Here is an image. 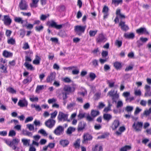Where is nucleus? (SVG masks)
<instances>
[{
	"instance_id": "obj_1",
	"label": "nucleus",
	"mask_w": 151,
	"mask_h": 151,
	"mask_svg": "<svg viewBox=\"0 0 151 151\" xmlns=\"http://www.w3.org/2000/svg\"><path fill=\"white\" fill-rule=\"evenodd\" d=\"M19 140L18 139H13L12 141L9 140H6L5 142L10 147H12L13 150H15L17 148V145L19 142Z\"/></svg>"
},
{
	"instance_id": "obj_2",
	"label": "nucleus",
	"mask_w": 151,
	"mask_h": 151,
	"mask_svg": "<svg viewBox=\"0 0 151 151\" xmlns=\"http://www.w3.org/2000/svg\"><path fill=\"white\" fill-rule=\"evenodd\" d=\"M86 27V26L77 25L75 27L74 30L78 35L80 36L82 33L84 32Z\"/></svg>"
},
{
	"instance_id": "obj_3",
	"label": "nucleus",
	"mask_w": 151,
	"mask_h": 151,
	"mask_svg": "<svg viewBox=\"0 0 151 151\" xmlns=\"http://www.w3.org/2000/svg\"><path fill=\"white\" fill-rule=\"evenodd\" d=\"M47 24L49 27L54 28L57 29H61L63 26L62 24H57L56 22L53 20L48 21L47 22Z\"/></svg>"
},
{
	"instance_id": "obj_4",
	"label": "nucleus",
	"mask_w": 151,
	"mask_h": 151,
	"mask_svg": "<svg viewBox=\"0 0 151 151\" xmlns=\"http://www.w3.org/2000/svg\"><path fill=\"white\" fill-rule=\"evenodd\" d=\"M56 121L53 119L50 118L46 121L45 124V125L49 128H52L55 125Z\"/></svg>"
},
{
	"instance_id": "obj_5",
	"label": "nucleus",
	"mask_w": 151,
	"mask_h": 151,
	"mask_svg": "<svg viewBox=\"0 0 151 151\" xmlns=\"http://www.w3.org/2000/svg\"><path fill=\"white\" fill-rule=\"evenodd\" d=\"M64 127L60 125L58 126L55 129L53 132L56 135L59 136L64 132Z\"/></svg>"
},
{
	"instance_id": "obj_6",
	"label": "nucleus",
	"mask_w": 151,
	"mask_h": 151,
	"mask_svg": "<svg viewBox=\"0 0 151 151\" xmlns=\"http://www.w3.org/2000/svg\"><path fill=\"white\" fill-rule=\"evenodd\" d=\"M19 7L20 9L22 10H26L27 9L28 5L25 0H21L19 3Z\"/></svg>"
},
{
	"instance_id": "obj_7",
	"label": "nucleus",
	"mask_w": 151,
	"mask_h": 151,
	"mask_svg": "<svg viewBox=\"0 0 151 151\" xmlns=\"http://www.w3.org/2000/svg\"><path fill=\"white\" fill-rule=\"evenodd\" d=\"M143 126V123L142 122H138L136 124L134 122L132 125V127L136 131H140Z\"/></svg>"
},
{
	"instance_id": "obj_8",
	"label": "nucleus",
	"mask_w": 151,
	"mask_h": 151,
	"mask_svg": "<svg viewBox=\"0 0 151 151\" xmlns=\"http://www.w3.org/2000/svg\"><path fill=\"white\" fill-rule=\"evenodd\" d=\"M68 115L64 114L62 112H59L58 116V119L59 121H61L63 119L65 121L67 119Z\"/></svg>"
},
{
	"instance_id": "obj_9",
	"label": "nucleus",
	"mask_w": 151,
	"mask_h": 151,
	"mask_svg": "<svg viewBox=\"0 0 151 151\" xmlns=\"http://www.w3.org/2000/svg\"><path fill=\"white\" fill-rule=\"evenodd\" d=\"M107 40L106 37L102 34H99L96 39V42L98 43H101L105 42Z\"/></svg>"
},
{
	"instance_id": "obj_10",
	"label": "nucleus",
	"mask_w": 151,
	"mask_h": 151,
	"mask_svg": "<svg viewBox=\"0 0 151 151\" xmlns=\"http://www.w3.org/2000/svg\"><path fill=\"white\" fill-rule=\"evenodd\" d=\"M93 138L92 136L88 133L84 134L83 135V140L82 142L83 143H85L86 142L91 140Z\"/></svg>"
},
{
	"instance_id": "obj_11",
	"label": "nucleus",
	"mask_w": 151,
	"mask_h": 151,
	"mask_svg": "<svg viewBox=\"0 0 151 151\" xmlns=\"http://www.w3.org/2000/svg\"><path fill=\"white\" fill-rule=\"evenodd\" d=\"M2 20L4 22V24L7 26L10 25L12 22V19L9 16L7 15L4 16V19Z\"/></svg>"
},
{
	"instance_id": "obj_12",
	"label": "nucleus",
	"mask_w": 151,
	"mask_h": 151,
	"mask_svg": "<svg viewBox=\"0 0 151 151\" xmlns=\"http://www.w3.org/2000/svg\"><path fill=\"white\" fill-rule=\"evenodd\" d=\"M119 26L121 27V29L124 31H126L129 29L128 26L125 24V22L121 21L119 23Z\"/></svg>"
},
{
	"instance_id": "obj_13",
	"label": "nucleus",
	"mask_w": 151,
	"mask_h": 151,
	"mask_svg": "<svg viewBox=\"0 0 151 151\" xmlns=\"http://www.w3.org/2000/svg\"><path fill=\"white\" fill-rule=\"evenodd\" d=\"M28 104V102L25 99H23L19 100L18 103V105L21 107H27V106Z\"/></svg>"
},
{
	"instance_id": "obj_14",
	"label": "nucleus",
	"mask_w": 151,
	"mask_h": 151,
	"mask_svg": "<svg viewBox=\"0 0 151 151\" xmlns=\"http://www.w3.org/2000/svg\"><path fill=\"white\" fill-rule=\"evenodd\" d=\"M56 73L55 72H52L49 76H48L46 79L47 82H50L54 80L55 77Z\"/></svg>"
},
{
	"instance_id": "obj_15",
	"label": "nucleus",
	"mask_w": 151,
	"mask_h": 151,
	"mask_svg": "<svg viewBox=\"0 0 151 151\" xmlns=\"http://www.w3.org/2000/svg\"><path fill=\"white\" fill-rule=\"evenodd\" d=\"M109 8L106 6L105 5L103 8L102 12L104 13V19H105L107 18L109 15L108 13L109 11Z\"/></svg>"
},
{
	"instance_id": "obj_16",
	"label": "nucleus",
	"mask_w": 151,
	"mask_h": 151,
	"mask_svg": "<svg viewBox=\"0 0 151 151\" xmlns=\"http://www.w3.org/2000/svg\"><path fill=\"white\" fill-rule=\"evenodd\" d=\"M119 121L118 120H115L112 124L111 128L113 130H115L119 125Z\"/></svg>"
},
{
	"instance_id": "obj_17",
	"label": "nucleus",
	"mask_w": 151,
	"mask_h": 151,
	"mask_svg": "<svg viewBox=\"0 0 151 151\" xmlns=\"http://www.w3.org/2000/svg\"><path fill=\"white\" fill-rule=\"evenodd\" d=\"M114 66L117 70H120L121 69L122 65L121 63L116 61L114 63Z\"/></svg>"
},
{
	"instance_id": "obj_18",
	"label": "nucleus",
	"mask_w": 151,
	"mask_h": 151,
	"mask_svg": "<svg viewBox=\"0 0 151 151\" xmlns=\"http://www.w3.org/2000/svg\"><path fill=\"white\" fill-rule=\"evenodd\" d=\"M69 143V141L67 139H62L60 141V144L63 147L67 146Z\"/></svg>"
},
{
	"instance_id": "obj_19",
	"label": "nucleus",
	"mask_w": 151,
	"mask_h": 151,
	"mask_svg": "<svg viewBox=\"0 0 151 151\" xmlns=\"http://www.w3.org/2000/svg\"><path fill=\"white\" fill-rule=\"evenodd\" d=\"M86 126V124L85 123H82V122H80L78 124V131H80L83 130Z\"/></svg>"
},
{
	"instance_id": "obj_20",
	"label": "nucleus",
	"mask_w": 151,
	"mask_h": 151,
	"mask_svg": "<svg viewBox=\"0 0 151 151\" xmlns=\"http://www.w3.org/2000/svg\"><path fill=\"white\" fill-rule=\"evenodd\" d=\"M135 36L133 32L130 33L129 34L125 33L124 35V37L127 39H133Z\"/></svg>"
},
{
	"instance_id": "obj_21",
	"label": "nucleus",
	"mask_w": 151,
	"mask_h": 151,
	"mask_svg": "<svg viewBox=\"0 0 151 151\" xmlns=\"http://www.w3.org/2000/svg\"><path fill=\"white\" fill-rule=\"evenodd\" d=\"M13 55L12 53L9 52L6 50H4L3 52V55L6 58L12 57Z\"/></svg>"
},
{
	"instance_id": "obj_22",
	"label": "nucleus",
	"mask_w": 151,
	"mask_h": 151,
	"mask_svg": "<svg viewBox=\"0 0 151 151\" xmlns=\"http://www.w3.org/2000/svg\"><path fill=\"white\" fill-rule=\"evenodd\" d=\"M119 97V95L117 93V91H116L114 93V96L112 97V103H116Z\"/></svg>"
},
{
	"instance_id": "obj_23",
	"label": "nucleus",
	"mask_w": 151,
	"mask_h": 151,
	"mask_svg": "<svg viewBox=\"0 0 151 151\" xmlns=\"http://www.w3.org/2000/svg\"><path fill=\"white\" fill-rule=\"evenodd\" d=\"M24 65L27 68L28 70H34L35 68L33 67L32 65L30 64H29L27 62H25Z\"/></svg>"
},
{
	"instance_id": "obj_24",
	"label": "nucleus",
	"mask_w": 151,
	"mask_h": 151,
	"mask_svg": "<svg viewBox=\"0 0 151 151\" xmlns=\"http://www.w3.org/2000/svg\"><path fill=\"white\" fill-rule=\"evenodd\" d=\"M92 151H103V147L101 146H99L97 144L94 147L92 148Z\"/></svg>"
},
{
	"instance_id": "obj_25",
	"label": "nucleus",
	"mask_w": 151,
	"mask_h": 151,
	"mask_svg": "<svg viewBox=\"0 0 151 151\" xmlns=\"http://www.w3.org/2000/svg\"><path fill=\"white\" fill-rule=\"evenodd\" d=\"M71 87L68 85L65 86L63 89V91L68 93L69 94L71 92Z\"/></svg>"
},
{
	"instance_id": "obj_26",
	"label": "nucleus",
	"mask_w": 151,
	"mask_h": 151,
	"mask_svg": "<svg viewBox=\"0 0 151 151\" xmlns=\"http://www.w3.org/2000/svg\"><path fill=\"white\" fill-rule=\"evenodd\" d=\"M76 130V128L71 127H69L67 129L66 132L67 134H70L72 132H74Z\"/></svg>"
},
{
	"instance_id": "obj_27",
	"label": "nucleus",
	"mask_w": 151,
	"mask_h": 151,
	"mask_svg": "<svg viewBox=\"0 0 151 151\" xmlns=\"http://www.w3.org/2000/svg\"><path fill=\"white\" fill-rule=\"evenodd\" d=\"M132 147L130 145H126L121 147L120 149V151H127L131 150Z\"/></svg>"
},
{
	"instance_id": "obj_28",
	"label": "nucleus",
	"mask_w": 151,
	"mask_h": 151,
	"mask_svg": "<svg viewBox=\"0 0 151 151\" xmlns=\"http://www.w3.org/2000/svg\"><path fill=\"white\" fill-rule=\"evenodd\" d=\"M99 114L100 112L99 111L92 110L91 111V115L92 117L94 118L97 116L99 115Z\"/></svg>"
},
{
	"instance_id": "obj_29",
	"label": "nucleus",
	"mask_w": 151,
	"mask_h": 151,
	"mask_svg": "<svg viewBox=\"0 0 151 151\" xmlns=\"http://www.w3.org/2000/svg\"><path fill=\"white\" fill-rule=\"evenodd\" d=\"M123 2V0H112L111 4L115 6H117L119 4H121Z\"/></svg>"
},
{
	"instance_id": "obj_30",
	"label": "nucleus",
	"mask_w": 151,
	"mask_h": 151,
	"mask_svg": "<svg viewBox=\"0 0 151 151\" xmlns=\"http://www.w3.org/2000/svg\"><path fill=\"white\" fill-rule=\"evenodd\" d=\"M103 118L104 120L109 121L112 118V116L109 114H105L103 115Z\"/></svg>"
},
{
	"instance_id": "obj_31",
	"label": "nucleus",
	"mask_w": 151,
	"mask_h": 151,
	"mask_svg": "<svg viewBox=\"0 0 151 151\" xmlns=\"http://www.w3.org/2000/svg\"><path fill=\"white\" fill-rule=\"evenodd\" d=\"M40 59L41 58L39 56L36 55L35 59L33 61V63L35 65L39 64Z\"/></svg>"
},
{
	"instance_id": "obj_32",
	"label": "nucleus",
	"mask_w": 151,
	"mask_h": 151,
	"mask_svg": "<svg viewBox=\"0 0 151 151\" xmlns=\"http://www.w3.org/2000/svg\"><path fill=\"white\" fill-rule=\"evenodd\" d=\"M14 20L16 22L20 23L23 24L24 22V20L22 19L20 17H15Z\"/></svg>"
},
{
	"instance_id": "obj_33",
	"label": "nucleus",
	"mask_w": 151,
	"mask_h": 151,
	"mask_svg": "<svg viewBox=\"0 0 151 151\" xmlns=\"http://www.w3.org/2000/svg\"><path fill=\"white\" fill-rule=\"evenodd\" d=\"M80 139H77L73 144V145L75 148H79L80 146Z\"/></svg>"
},
{
	"instance_id": "obj_34",
	"label": "nucleus",
	"mask_w": 151,
	"mask_h": 151,
	"mask_svg": "<svg viewBox=\"0 0 151 151\" xmlns=\"http://www.w3.org/2000/svg\"><path fill=\"white\" fill-rule=\"evenodd\" d=\"M38 1L39 0H32V3L30 4V6L31 7H37V4Z\"/></svg>"
},
{
	"instance_id": "obj_35",
	"label": "nucleus",
	"mask_w": 151,
	"mask_h": 151,
	"mask_svg": "<svg viewBox=\"0 0 151 151\" xmlns=\"http://www.w3.org/2000/svg\"><path fill=\"white\" fill-rule=\"evenodd\" d=\"M32 81V77L31 76L27 77V78L24 79L22 81L23 83L26 84L28 82H30Z\"/></svg>"
},
{
	"instance_id": "obj_36",
	"label": "nucleus",
	"mask_w": 151,
	"mask_h": 151,
	"mask_svg": "<svg viewBox=\"0 0 151 151\" xmlns=\"http://www.w3.org/2000/svg\"><path fill=\"white\" fill-rule=\"evenodd\" d=\"M6 90L12 94L16 93V91L11 87H9L6 88Z\"/></svg>"
},
{
	"instance_id": "obj_37",
	"label": "nucleus",
	"mask_w": 151,
	"mask_h": 151,
	"mask_svg": "<svg viewBox=\"0 0 151 151\" xmlns=\"http://www.w3.org/2000/svg\"><path fill=\"white\" fill-rule=\"evenodd\" d=\"M44 88V86L42 85H38L35 90V92L36 93H39V91L42 90Z\"/></svg>"
},
{
	"instance_id": "obj_38",
	"label": "nucleus",
	"mask_w": 151,
	"mask_h": 151,
	"mask_svg": "<svg viewBox=\"0 0 151 151\" xmlns=\"http://www.w3.org/2000/svg\"><path fill=\"white\" fill-rule=\"evenodd\" d=\"M89 77L90 78L91 81H92L94 80L96 77V76L94 73L90 72L89 74Z\"/></svg>"
},
{
	"instance_id": "obj_39",
	"label": "nucleus",
	"mask_w": 151,
	"mask_h": 151,
	"mask_svg": "<svg viewBox=\"0 0 151 151\" xmlns=\"http://www.w3.org/2000/svg\"><path fill=\"white\" fill-rule=\"evenodd\" d=\"M34 25L31 24H22L23 27H25L27 29H31L33 28Z\"/></svg>"
},
{
	"instance_id": "obj_40",
	"label": "nucleus",
	"mask_w": 151,
	"mask_h": 151,
	"mask_svg": "<svg viewBox=\"0 0 151 151\" xmlns=\"http://www.w3.org/2000/svg\"><path fill=\"white\" fill-rule=\"evenodd\" d=\"M22 141L23 142L24 145H27V144L28 145H29V143L30 142L29 139H22Z\"/></svg>"
},
{
	"instance_id": "obj_41",
	"label": "nucleus",
	"mask_w": 151,
	"mask_h": 151,
	"mask_svg": "<svg viewBox=\"0 0 151 151\" xmlns=\"http://www.w3.org/2000/svg\"><path fill=\"white\" fill-rule=\"evenodd\" d=\"M69 94L68 93L65 92L63 91H62V97L63 100H65L66 99L68 98L67 95Z\"/></svg>"
},
{
	"instance_id": "obj_42",
	"label": "nucleus",
	"mask_w": 151,
	"mask_h": 151,
	"mask_svg": "<svg viewBox=\"0 0 151 151\" xmlns=\"http://www.w3.org/2000/svg\"><path fill=\"white\" fill-rule=\"evenodd\" d=\"M97 30H90L89 32V33L90 35V36L91 37H93L95 36V35L97 33Z\"/></svg>"
},
{
	"instance_id": "obj_43",
	"label": "nucleus",
	"mask_w": 151,
	"mask_h": 151,
	"mask_svg": "<svg viewBox=\"0 0 151 151\" xmlns=\"http://www.w3.org/2000/svg\"><path fill=\"white\" fill-rule=\"evenodd\" d=\"M122 44V41L121 40H116L115 42V45L117 46L118 47H120Z\"/></svg>"
},
{
	"instance_id": "obj_44",
	"label": "nucleus",
	"mask_w": 151,
	"mask_h": 151,
	"mask_svg": "<svg viewBox=\"0 0 151 151\" xmlns=\"http://www.w3.org/2000/svg\"><path fill=\"white\" fill-rule=\"evenodd\" d=\"M58 114V111L56 110H55L53 112L50 114L51 117L50 119H53L55 118Z\"/></svg>"
},
{
	"instance_id": "obj_45",
	"label": "nucleus",
	"mask_w": 151,
	"mask_h": 151,
	"mask_svg": "<svg viewBox=\"0 0 151 151\" xmlns=\"http://www.w3.org/2000/svg\"><path fill=\"white\" fill-rule=\"evenodd\" d=\"M44 28V27L42 25H40L39 26H36L35 27V29L36 31L38 32L42 30Z\"/></svg>"
},
{
	"instance_id": "obj_46",
	"label": "nucleus",
	"mask_w": 151,
	"mask_h": 151,
	"mask_svg": "<svg viewBox=\"0 0 151 151\" xmlns=\"http://www.w3.org/2000/svg\"><path fill=\"white\" fill-rule=\"evenodd\" d=\"M7 42L8 44L13 45L15 44V40L12 38L8 40Z\"/></svg>"
},
{
	"instance_id": "obj_47",
	"label": "nucleus",
	"mask_w": 151,
	"mask_h": 151,
	"mask_svg": "<svg viewBox=\"0 0 151 151\" xmlns=\"http://www.w3.org/2000/svg\"><path fill=\"white\" fill-rule=\"evenodd\" d=\"M86 120L88 122H92L93 121L94 118L93 117H92L89 114H88L86 116Z\"/></svg>"
},
{
	"instance_id": "obj_48",
	"label": "nucleus",
	"mask_w": 151,
	"mask_h": 151,
	"mask_svg": "<svg viewBox=\"0 0 151 151\" xmlns=\"http://www.w3.org/2000/svg\"><path fill=\"white\" fill-rule=\"evenodd\" d=\"M16 134V132L14 130H11L10 131L9 133V136L13 137L15 136Z\"/></svg>"
},
{
	"instance_id": "obj_49",
	"label": "nucleus",
	"mask_w": 151,
	"mask_h": 151,
	"mask_svg": "<svg viewBox=\"0 0 151 151\" xmlns=\"http://www.w3.org/2000/svg\"><path fill=\"white\" fill-rule=\"evenodd\" d=\"M22 132L23 134L28 136H31L32 134L31 132H29L27 131H25L24 130H23Z\"/></svg>"
},
{
	"instance_id": "obj_50",
	"label": "nucleus",
	"mask_w": 151,
	"mask_h": 151,
	"mask_svg": "<svg viewBox=\"0 0 151 151\" xmlns=\"http://www.w3.org/2000/svg\"><path fill=\"white\" fill-rule=\"evenodd\" d=\"M27 127L30 131L33 130L34 129V125L32 124H27Z\"/></svg>"
},
{
	"instance_id": "obj_51",
	"label": "nucleus",
	"mask_w": 151,
	"mask_h": 151,
	"mask_svg": "<svg viewBox=\"0 0 151 151\" xmlns=\"http://www.w3.org/2000/svg\"><path fill=\"white\" fill-rule=\"evenodd\" d=\"M144 28L141 27L139 29H137L136 31L138 34H143L144 32Z\"/></svg>"
},
{
	"instance_id": "obj_52",
	"label": "nucleus",
	"mask_w": 151,
	"mask_h": 151,
	"mask_svg": "<svg viewBox=\"0 0 151 151\" xmlns=\"http://www.w3.org/2000/svg\"><path fill=\"white\" fill-rule=\"evenodd\" d=\"M38 132L40 133L44 136H47V134L46 131L43 129H41L40 130L38 131Z\"/></svg>"
},
{
	"instance_id": "obj_53",
	"label": "nucleus",
	"mask_w": 151,
	"mask_h": 151,
	"mask_svg": "<svg viewBox=\"0 0 151 151\" xmlns=\"http://www.w3.org/2000/svg\"><path fill=\"white\" fill-rule=\"evenodd\" d=\"M107 83L109 84V87L110 88L113 87L114 86V82H111L109 80L107 81Z\"/></svg>"
},
{
	"instance_id": "obj_54",
	"label": "nucleus",
	"mask_w": 151,
	"mask_h": 151,
	"mask_svg": "<svg viewBox=\"0 0 151 151\" xmlns=\"http://www.w3.org/2000/svg\"><path fill=\"white\" fill-rule=\"evenodd\" d=\"M108 55V52L107 51L103 50L101 53V55L103 58L106 57Z\"/></svg>"
},
{
	"instance_id": "obj_55",
	"label": "nucleus",
	"mask_w": 151,
	"mask_h": 151,
	"mask_svg": "<svg viewBox=\"0 0 151 151\" xmlns=\"http://www.w3.org/2000/svg\"><path fill=\"white\" fill-rule=\"evenodd\" d=\"M33 118L32 116H29L27 117L25 121V123H27L29 122L32 121L33 120Z\"/></svg>"
},
{
	"instance_id": "obj_56",
	"label": "nucleus",
	"mask_w": 151,
	"mask_h": 151,
	"mask_svg": "<svg viewBox=\"0 0 151 151\" xmlns=\"http://www.w3.org/2000/svg\"><path fill=\"white\" fill-rule=\"evenodd\" d=\"M133 108L132 106H127L125 108V110L127 112L131 111L133 109Z\"/></svg>"
},
{
	"instance_id": "obj_57",
	"label": "nucleus",
	"mask_w": 151,
	"mask_h": 151,
	"mask_svg": "<svg viewBox=\"0 0 151 151\" xmlns=\"http://www.w3.org/2000/svg\"><path fill=\"white\" fill-rule=\"evenodd\" d=\"M114 90H111L109 91L107 93V95L109 96L110 97H113L114 96Z\"/></svg>"
},
{
	"instance_id": "obj_58",
	"label": "nucleus",
	"mask_w": 151,
	"mask_h": 151,
	"mask_svg": "<svg viewBox=\"0 0 151 151\" xmlns=\"http://www.w3.org/2000/svg\"><path fill=\"white\" fill-rule=\"evenodd\" d=\"M59 35L62 37H63L66 36V33L64 31H61L59 32Z\"/></svg>"
},
{
	"instance_id": "obj_59",
	"label": "nucleus",
	"mask_w": 151,
	"mask_h": 151,
	"mask_svg": "<svg viewBox=\"0 0 151 151\" xmlns=\"http://www.w3.org/2000/svg\"><path fill=\"white\" fill-rule=\"evenodd\" d=\"M123 105L122 102L121 101H118L116 105V108H119L122 107Z\"/></svg>"
},
{
	"instance_id": "obj_60",
	"label": "nucleus",
	"mask_w": 151,
	"mask_h": 151,
	"mask_svg": "<svg viewBox=\"0 0 151 151\" xmlns=\"http://www.w3.org/2000/svg\"><path fill=\"white\" fill-rule=\"evenodd\" d=\"M29 99L32 102H33L34 101L37 102L38 101V98L37 97H36L35 98L30 97L29 98Z\"/></svg>"
},
{
	"instance_id": "obj_61",
	"label": "nucleus",
	"mask_w": 151,
	"mask_h": 151,
	"mask_svg": "<svg viewBox=\"0 0 151 151\" xmlns=\"http://www.w3.org/2000/svg\"><path fill=\"white\" fill-rule=\"evenodd\" d=\"M142 110L141 109L139 108V107H137L136 108L134 112V114L135 115H136L139 114L140 111Z\"/></svg>"
},
{
	"instance_id": "obj_62",
	"label": "nucleus",
	"mask_w": 151,
	"mask_h": 151,
	"mask_svg": "<svg viewBox=\"0 0 151 151\" xmlns=\"http://www.w3.org/2000/svg\"><path fill=\"white\" fill-rule=\"evenodd\" d=\"M93 65L95 66L96 67L99 65L98 61L96 59H95L93 60L92 61Z\"/></svg>"
},
{
	"instance_id": "obj_63",
	"label": "nucleus",
	"mask_w": 151,
	"mask_h": 151,
	"mask_svg": "<svg viewBox=\"0 0 151 151\" xmlns=\"http://www.w3.org/2000/svg\"><path fill=\"white\" fill-rule=\"evenodd\" d=\"M63 81L64 82L67 83H69L71 81L70 79L68 77H65L63 79Z\"/></svg>"
},
{
	"instance_id": "obj_64",
	"label": "nucleus",
	"mask_w": 151,
	"mask_h": 151,
	"mask_svg": "<svg viewBox=\"0 0 151 151\" xmlns=\"http://www.w3.org/2000/svg\"><path fill=\"white\" fill-rule=\"evenodd\" d=\"M47 17V16L46 15L42 14L41 15L40 19L41 20L44 21L46 19Z\"/></svg>"
}]
</instances>
